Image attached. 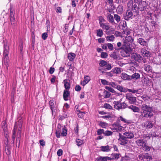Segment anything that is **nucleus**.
<instances>
[{"label":"nucleus","instance_id":"f257e3e1","mask_svg":"<svg viewBox=\"0 0 161 161\" xmlns=\"http://www.w3.org/2000/svg\"><path fill=\"white\" fill-rule=\"evenodd\" d=\"M141 115L145 118H151L153 116L152 108L146 104H142L141 107Z\"/></svg>","mask_w":161,"mask_h":161},{"label":"nucleus","instance_id":"f03ea898","mask_svg":"<svg viewBox=\"0 0 161 161\" xmlns=\"http://www.w3.org/2000/svg\"><path fill=\"white\" fill-rule=\"evenodd\" d=\"M134 38L131 36H127L125 37V40H124V47H133L134 48L135 46V44L133 43Z\"/></svg>","mask_w":161,"mask_h":161},{"label":"nucleus","instance_id":"7ed1b4c3","mask_svg":"<svg viewBox=\"0 0 161 161\" xmlns=\"http://www.w3.org/2000/svg\"><path fill=\"white\" fill-rule=\"evenodd\" d=\"M127 7L129 10L132 9L134 12L138 13V7L136 3H134L132 0H130L128 2Z\"/></svg>","mask_w":161,"mask_h":161},{"label":"nucleus","instance_id":"20e7f679","mask_svg":"<svg viewBox=\"0 0 161 161\" xmlns=\"http://www.w3.org/2000/svg\"><path fill=\"white\" fill-rule=\"evenodd\" d=\"M121 99L119 101L114 102V107L115 109L119 110L120 109H124L127 108V105L125 102L121 103Z\"/></svg>","mask_w":161,"mask_h":161},{"label":"nucleus","instance_id":"39448f33","mask_svg":"<svg viewBox=\"0 0 161 161\" xmlns=\"http://www.w3.org/2000/svg\"><path fill=\"white\" fill-rule=\"evenodd\" d=\"M61 126L60 125H58V129L56 132V136L58 138H59L61 135L65 136L67 134V130L66 127H64L62 128V132L61 131Z\"/></svg>","mask_w":161,"mask_h":161},{"label":"nucleus","instance_id":"423d86ee","mask_svg":"<svg viewBox=\"0 0 161 161\" xmlns=\"http://www.w3.org/2000/svg\"><path fill=\"white\" fill-rule=\"evenodd\" d=\"M132 51L131 48L129 47H124V49L120 52L121 55L124 57H128L130 56Z\"/></svg>","mask_w":161,"mask_h":161},{"label":"nucleus","instance_id":"0eeeda50","mask_svg":"<svg viewBox=\"0 0 161 161\" xmlns=\"http://www.w3.org/2000/svg\"><path fill=\"white\" fill-rule=\"evenodd\" d=\"M19 123L20 124V125H19V127L20 129H21L22 127V125L23 124V121L21 119H19L18 122H16L14 127V129L13 130V134L12 136V139L13 141V142L14 141L15 138L16 136L15 133L17 130V127L16 126L17 125L18 123V124Z\"/></svg>","mask_w":161,"mask_h":161},{"label":"nucleus","instance_id":"6e6552de","mask_svg":"<svg viewBox=\"0 0 161 161\" xmlns=\"http://www.w3.org/2000/svg\"><path fill=\"white\" fill-rule=\"evenodd\" d=\"M126 99L128 101L129 103L130 104H134L136 101V97H134L131 93H128L126 96Z\"/></svg>","mask_w":161,"mask_h":161},{"label":"nucleus","instance_id":"1a4fd4ad","mask_svg":"<svg viewBox=\"0 0 161 161\" xmlns=\"http://www.w3.org/2000/svg\"><path fill=\"white\" fill-rule=\"evenodd\" d=\"M119 138L118 139L121 145H125L127 144L128 142V141L127 138L125 136H123L120 133L119 134Z\"/></svg>","mask_w":161,"mask_h":161},{"label":"nucleus","instance_id":"9d476101","mask_svg":"<svg viewBox=\"0 0 161 161\" xmlns=\"http://www.w3.org/2000/svg\"><path fill=\"white\" fill-rule=\"evenodd\" d=\"M147 5L146 1H142L139 3L138 7V11L139 10L142 11L146 8Z\"/></svg>","mask_w":161,"mask_h":161},{"label":"nucleus","instance_id":"9b49d317","mask_svg":"<svg viewBox=\"0 0 161 161\" xmlns=\"http://www.w3.org/2000/svg\"><path fill=\"white\" fill-rule=\"evenodd\" d=\"M49 105L52 111V114L53 115L56 110V104L55 102L52 99L49 101Z\"/></svg>","mask_w":161,"mask_h":161},{"label":"nucleus","instance_id":"f8f14e48","mask_svg":"<svg viewBox=\"0 0 161 161\" xmlns=\"http://www.w3.org/2000/svg\"><path fill=\"white\" fill-rule=\"evenodd\" d=\"M133 13L130 10H128L127 11L125 16V19L126 20H129L132 19Z\"/></svg>","mask_w":161,"mask_h":161},{"label":"nucleus","instance_id":"ddd939ff","mask_svg":"<svg viewBox=\"0 0 161 161\" xmlns=\"http://www.w3.org/2000/svg\"><path fill=\"white\" fill-rule=\"evenodd\" d=\"M123 135L126 138L128 139H132L134 137L133 133L130 131H127L123 134Z\"/></svg>","mask_w":161,"mask_h":161},{"label":"nucleus","instance_id":"4468645a","mask_svg":"<svg viewBox=\"0 0 161 161\" xmlns=\"http://www.w3.org/2000/svg\"><path fill=\"white\" fill-rule=\"evenodd\" d=\"M3 56L4 57L3 60V63H4V64L6 66L7 69H8V63L9 62L8 55H4Z\"/></svg>","mask_w":161,"mask_h":161},{"label":"nucleus","instance_id":"2eb2a0df","mask_svg":"<svg viewBox=\"0 0 161 161\" xmlns=\"http://www.w3.org/2000/svg\"><path fill=\"white\" fill-rule=\"evenodd\" d=\"M70 95V92L69 91L64 90V91L63 98L64 100L68 101L69 100V97Z\"/></svg>","mask_w":161,"mask_h":161},{"label":"nucleus","instance_id":"dca6fc26","mask_svg":"<svg viewBox=\"0 0 161 161\" xmlns=\"http://www.w3.org/2000/svg\"><path fill=\"white\" fill-rule=\"evenodd\" d=\"M113 126L114 129L117 132L121 131L123 130V128L122 126L117 123L114 124L113 125Z\"/></svg>","mask_w":161,"mask_h":161},{"label":"nucleus","instance_id":"f3484780","mask_svg":"<svg viewBox=\"0 0 161 161\" xmlns=\"http://www.w3.org/2000/svg\"><path fill=\"white\" fill-rule=\"evenodd\" d=\"M136 143L138 146L142 147L145 145L146 143L143 139H138L136 141Z\"/></svg>","mask_w":161,"mask_h":161},{"label":"nucleus","instance_id":"a211bd4d","mask_svg":"<svg viewBox=\"0 0 161 161\" xmlns=\"http://www.w3.org/2000/svg\"><path fill=\"white\" fill-rule=\"evenodd\" d=\"M137 42H138L140 43L141 45L145 46L147 47V42L145 41L144 39L142 38H139L138 39Z\"/></svg>","mask_w":161,"mask_h":161},{"label":"nucleus","instance_id":"6ab92c4d","mask_svg":"<svg viewBox=\"0 0 161 161\" xmlns=\"http://www.w3.org/2000/svg\"><path fill=\"white\" fill-rule=\"evenodd\" d=\"M121 69L120 68L115 67L112 69L111 72L115 74H120L121 72Z\"/></svg>","mask_w":161,"mask_h":161},{"label":"nucleus","instance_id":"aec40b11","mask_svg":"<svg viewBox=\"0 0 161 161\" xmlns=\"http://www.w3.org/2000/svg\"><path fill=\"white\" fill-rule=\"evenodd\" d=\"M121 78L125 80H131V76L127 75L125 73H122L120 75Z\"/></svg>","mask_w":161,"mask_h":161},{"label":"nucleus","instance_id":"412c9836","mask_svg":"<svg viewBox=\"0 0 161 161\" xmlns=\"http://www.w3.org/2000/svg\"><path fill=\"white\" fill-rule=\"evenodd\" d=\"M69 80L68 79H66L64 80V87L65 88V90H68L70 88V85L69 83Z\"/></svg>","mask_w":161,"mask_h":161},{"label":"nucleus","instance_id":"4be33fe9","mask_svg":"<svg viewBox=\"0 0 161 161\" xmlns=\"http://www.w3.org/2000/svg\"><path fill=\"white\" fill-rule=\"evenodd\" d=\"M122 30V33L127 35V36L130 35V30L126 26H123Z\"/></svg>","mask_w":161,"mask_h":161},{"label":"nucleus","instance_id":"5701e85b","mask_svg":"<svg viewBox=\"0 0 161 161\" xmlns=\"http://www.w3.org/2000/svg\"><path fill=\"white\" fill-rule=\"evenodd\" d=\"M128 108L131 109L134 112H138L140 111L139 108L133 105L129 106Z\"/></svg>","mask_w":161,"mask_h":161},{"label":"nucleus","instance_id":"b1692460","mask_svg":"<svg viewBox=\"0 0 161 161\" xmlns=\"http://www.w3.org/2000/svg\"><path fill=\"white\" fill-rule=\"evenodd\" d=\"M20 124L19 123H18V124L17 125V129L18 128V132H17V140H19V141H20V139L21 137V129H20L19 127V125H20Z\"/></svg>","mask_w":161,"mask_h":161},{"label":"nucleus","instance_id":"393cba45","mask_svg":"<svg viewBox=\"0 0 161 161\" xmlns=\"http://www.w3.org/2000/svg\"><path fill=\"white\" fill-rule=\"evenodd\" d=\"M141 53L142 55L144 57H148L150 55L149 52L145 48L142 49Z\"/></svg>","mask_w":161,"mask_h":161},{"label":"nucleus","instance_id":"a878e982","mask_svg":"<svg viewBox=\"0 0 161 161\" xmlns=\"http://www.w3.org/2000/svg\"><path fill=\"white\" fill-rule=\"evenodd\" d=\"M118 119L120 120L121 121H122L125 123L129 124L131 123L130 121V120H127L121 116H120L118 117Z\"/></svg>","mask_w":161,"mask_h":161},{"label":"nucleus","instance_id":"bb28decb","mask_svg":"<svg viewBox=\"0 0 161 161\" xmlns=\"http://www.w3.org/2000/svg\"><path fill=\"white\" fill-rule=\"evenodd\" d=\"M108 20L111 23H114V20L113 16L111 14L108 13L107 14Z\"/></svg>","mask_w":161,"mask_h":161},{"label":"nucleus","instance_id":"cd10ccee","mask_svg":"<svg viewBox=\"0 0 161 161\" xmlns=\"http://www.w3.org/2000/svg\"><path fill=\"white\" fill-rule=\"evenodd\" d=\"M9 51V46L7 45V44H5L4 45V49L3 51V55H8V52Z\"/></svg>","mask_w":161,"mask_h":161},{"label":"nucleus","instance_id":"c85d7f7f","mask_svg":"<svg viewBox=\"0 0 161 161\" xmlns=\"http://www.w3.org/2000/svg\"><path fill=\"white\" fill-rule=\"evenodd\" d=\"M140 78V75L138 73H135L131 76V79L137 80Z\"/></svg>","mask_w":161,"mask_h":161},{"label":"nucleus","instance_id":"c756f323","mask_svg":"<svg viewBox=\"0 0 161 161\" xmlns=\"http://www.w3.org/2000/svg\"><path fill=\"white\" fill-rule=\"evenodd\" d=\"M90 80V77L88 76H86L84 77V80L82 82V84L83 85H85L87 83H88Z\"/></svg>","mask_w":161,"mask_h":161},{"label":"nucleus","instance_id":"7c9ffc66","mask_svg":"<svg viewBox=\"0 0 161 161\" xmlns=\"http://www.w3.org/2000/svg\"><path fill=\"white\" fill-rule=\"evenodd\" d=\"M100 148L101 151L103 152H108L110 151V147L109 146H101Z\"/></svg>","mask_w":161,"mask_h":161},{"label":"nucleus","instance_id":"2f4dec72","mask_svg":"<svg viewBox=\"0 0 161 161\" xmlns=\"http://www.w3.org/2000/svg\"><path fill=\"white\" fill-rule=\"evenodd\" d=\"M75 54L73 53H70L69 54L68 58L70 61H73L75 57Z\"/></svg>","mask_w":161,"mask_h":161},{"label":"nucleus","instance_id":"473e14b6","mask_svg":"<svg viewBox=\"0 0 161 161\" xmlns=\"http://www.w3.org/2000/svg\"><path fill=\"white\" fill-rule=\"evenodd\" d=\"M106 39L108 42H113L115 39V37L114 35L107 36L106 37Z\"/></svg>","mask_w":161,"mask_h":161},{"label":"nucleus","instance_id":"72a5a7b5","mask_svg":"<svg viewBox=\"0 0 161 161\" xmlns=\"http://www.w3.org/2000/svg\"><path fill=\"white\" fill-rule=\"evenodd\" d=\"M144 68L146 71L147 72H149L152 71L151 67L148 65L146 64L144 67Z\"/></svg>","mask_w":161,"mask_h":161},{"label":"nucleus","instance_id":"f704fd0d","mask_svg":"<svg viewBox=\"0 0 161 161\" xmlns=\"http://www.w3.org/2000/svg\"><path fill=\"white\" fill-rule=\"evenodd\" d=\"M120 154L119 153H112L111 155V159H118L119 157Z\"/></svg>","mask_w":161,"mask_h":161},{"label":"nucleus","instance_id":"c9c22d12","mask_svg":"<svg viewBox=\"0 0 161 161\" xmlns=\"http://www.w3.org/2000/svg\"><path fill=\"white\" fill-rule=\"evenodd\" d=\"M117 11L119 13H122L124 10V7L121 5H119L117 8Z\"/></svg>","mask_w":161,"mask_h":161},{"label":"nucleus","instance_id":"e433bc0d","mask_svg":"<svg viewBox=\"0 0 161 161\" xmlns=\"http://www.w3.org/2000/svg\"><path fill=\"white\" fill-rule=\"evenodd\" d=\"M103 34V32L101 29H99L97 31V35L100 37H101Z\"/></svg>","mask_w":161,"mask_h":161},{"label":"nucleus","instance_id":"4c0bfd02","mask_svg":"<svg viewBox=\"0 0 161 161\" xmlns=\"http://www.w3.org/2000/svg\"><path fill=\"white\" fill-rule=\"evenodd\" d=\"M116 88L120 92H126V90L125 88H123V87L119 85H117V86H116Z\"/></svg>","mask_w":161,"mask_h":161},{"label":"nucleus","instance_id":"58836bf2","mask_svg":"<svg viewBox=\"0 0 161 161\" xmlns=\"http://www.w3.org/2000/svg\"><path fill=\"white\" fill-rule=\"evenodd\" d=\"M100 25L101 27L103 29H105L106 30H108L109 28V27L108 25H106L104 23H100Z\"/></svg>","mask_w":161,"mask_h":161},{"label":"nucleus","instance_id":"ea45409f","mask_svg":"<svg viewBox=\"0 0 161 161\" xmlns=\"http://www.w3.org/2000/svg\"><path fill=\"white\" fill-rule=\"evenodd\" d=\"M145 125H146V127L148 128H151L153 126L152 123L151 122L148 121L146 122Z\"/></svg>","mask_w":161,"mask_h":161},{"label":"nucleus","instance_id":"a19ab883","mask_svg":"<svg viewBox=\"0 0 161 161\" xmlns=\"http://www.w3.org/2000/svg\"><path fill=\"white\" fill-rule=\"evenodd\" d=\"M76 145L78 146H81L83 143V141L80 139H76Z\"/></svg>","mask_w":161,"mask_h":161},{"label":"nucleus","instance_id":"79ce46f5","mask_svg":"<svg viewBox=\"0 0 161 161\" xmlns=\"http://www.w3.org/2000/svg\"><path fill=\"white\" fill-rule=\"evenodd\" d=\"M110 57L113 58L114 59H116L118 58V56L115 52H113L110 55Z\"/></svg>","mask_w":161,"mask_h":161},{"label":"nucleus","instance_id":"37998d69","mask_svg":"<svg viewBox=\"0 0 161 161\" xmlns=\"http://www.w3.org/2000/svg\"><path fill=\"white\" fill-rule=\"evenodd\" d=\"M103 107L106 109H112L113 107L109 104L107 103H105L104 104Z\"/></svg>","mask_w":161,"mask_h":161},{"label":"nucleus","instance_id":"c03bdc74","mask_svg":"<svg viewBox=\"0 0 161 161\" xmlns=\"http://www.w3.org/2000/svg\"><path fill=\"white\" fill-rule=\"evenodd\" d=\"M130 158L128 156H125L124 157H122L121 161H130Z\"/></svg>","mask_w":161,"mask_h":161},{"label":"nucleus","instance_id":"a18cd8bd","mask_svg":"<svg viewBox=\"0 0 161 161\" xmlns=\"http://www.w3.org/2000/svg\"><path fill=\"white\" fill-rule=\"evenodd\" d=\"M10 19L11 25H14L15 23L14 16H9Z\"/></svg>","mask_w":161,"mask_h":161},{"label":"nucleus","instance_id":"49530a36","mask_svg":"<svg viewBox=\"0 0 161 161\" xmlns=\"http://www.w3.org/2000/svg\"><path fill=\"white\" fill-rule=\"evenodd\" d=\"M114 18L115 19L117 22H119L120 20V17L117 14H114Z\"/></svg>","mask_w":161,"mask_h":161},{"label":"nucleus","instance_id":"de8ad7c7","mask_svg":"<svg viewBox=\"0 0 161 161\" xmlns=\"http://www.w3.org/2000/svg\"><path fill=\"white\" fill-rule=\"evenodd\" d=\"M105 95H104V97L105 98H107L109 97L111 95L110 93L107 91H105L104 92Z\"/></svg>","mask_w":161,"mask_h":161},{"label":"nucleus","instance_id":"09e8293b","mask_svg":"<svg viewBox=\"0 0 161 161\" xmlns=\"http://www.w3.org/2000/svg\"><path fill=\"white\" fill-rule=\"evenodd\" d=\"M142 147L144 148V150L145 151H149L150 150L151 148L150 147L146 145V143L145 144V145Z\"/></svg>","mask_w":161,"mask_h":161},{"label":"nucleus","instance_id":"8fccbe9b","mask_svg":"<svg viewBox=\"0 0 161 161\" xmlns=\"http://www.w3.org/2000/svg\"><path fill=\"white\" fill-rule=\"evenodd\" d=\"M107 64V63L105 61L102 60L100 61L99 65L103 67Z\"/></svg>","mask_w":161,"mask_h":161},{"label":"nucleus","instance_id":"3c124183","mask_svg":"<svg viewBox=\"0 0 161 161\" xmlns=\"http://www.w3.org/2000/svg\"><path fill=\"white\" fill-rule=\"evenodd\" d=\"M99 125L103 128H105L108 125V124L104 122H101L100 123Z\"/></svg>","mask_w":161,"mask_h":161},{"label":"nucleus","instance_id":"603ef678","mask_svg":"<svg viewBox=\"0 0 161 161\" xmlns=\"http://www.w3.org/2000/svg\"><path fill=\"white\" fill-rule=\"evenodd\" d=\"M144 159H150L152 158L147 153H145L143 154Z\"/></svg>","mask_w":161,"mask_h":161},{"label":"nucleus","instance_id":"864d4df0","mask_svg":"<svg viewBox=\"0 0 161 161\" xmlns=\"http://www.w3.org/2000/svg\"><path fill=\"white\" fill-rule=\"evenodd\" d=\"M113 132L107 130L105 131L104 134L105 136H109L112 134Z\"/></svg>","mask_w":161,"mask_h":161},{"label":"nucleus","instance_id":"5fc2aeb1","mask_svg":"<svg viewBox=\"0 0 161 161\" xmlns=\"http://www.w3.org/2000/svg\"><path fill=\"white\" fill-rule=\"evenodd\" d=\"M111 159V158L108 157H103L102 159V161H109Z\"/></svg>","mask_w":161,"mask_h":161},{"label":"nucleus","instance_id":"6e6d98bb","mask_svg":"<svg viewBox=\"0 0 161 161\" xmlns=\"http://www.w3.org/2000/svg\"><path fill=\"white\" fill-rule=\"evenodd\" d=\"M105 88L112 93H114L115 92V91L113 89L109 86H106Z\"/></svg>","mask_w":161,"mask_h":161},{"label":"nucleus","instance_id":"4d7b16f0","mask_svg":"<svg viewBox=\"0 0 161 161\" xmlns=\"http://www.w3.org/2000/svg\"><path fill=\"white\" fill-rule=\"evenodd\" d=\"M137 56L138 55L136 53H133L131 55V57L132 58H134L135 60H136L138 59Z\"/></svg>","mask_w":161,"mask_h":161},{"label":"nucleus","instance_id":"13d9d810","mask_svg":"<svg viewBox=\"0 0 161 161\" xmlns=\"http://www.w3.org/2000/svg\"><path fill=\"white\" fill-rule=\"evenodd\" d=\"M101 82L104 85H109V82L105 80L101 79Z\"/></svg>","mask_w":161,"mask_h":161},{"label":"nucleus","instance_id":"bf43d9fd","mask_svg":"<svg viewBox=\"0 0 161 161\" xmlns=\"http://www.w3.org/2000/svg\"><path fill=\"white\" fill-rule=\"evenodd\" d=\"M108 56V54L105 52H102L101 55V57L103 58H106Z\"/></svg>","mask_w":161,"mask_h":161},{"label":"nucleus","instance_id":"052dcab7","mask_svg":"<svg viewBox=\"0 0 161 161\" xmlns=\"http://www.w3.org/2000/svg\"><path fill=\"white\" fill-rule=\"evenodd\" d=\"M104 133V130L103 129H98L97 131V134L98 135H100Z\"/></svg>","mask_w":161,"mask_h":161},{"label":"nucleus","instance_id":"680f3d73","mask_svg":"<svg viewBox=\"0 0 161 161\" xmlns=\"http://www.w3.org/2000/svg\"><path fill=\"white\" fill-rule=\"evenodd\" d=\"M107 46L109 49L112 50L114 49V47L112 44L109 43H108Z\"/></svg>","mask_w":161,"mask_h":161},{"label":"nucleus","instance_id":"e2e57ef3","mask_svg":"<svg viewBox=\"0 0 161 161\" xmlns=\"http://www.w3.org/2000/svg\"><path fill=\"white\" fill-rule=\"evenodd\" d=\"M47 37V33L45 32L43 33L42 35V38L44 40H46Z\"/></svg>","mask_w":161,"mask_h":161},{"label":"nucleus","instance_id":"0e129e2a","mask_svg":"<svg viewBox=\"0 0 161 161\" xmlns=\"http://www.w3.org/2000/svg\"><path fill=\"white\" fill-rule=\"evenodd\" d=\"M63 154V150L61 149H59L57 152V154L58 156H60Z\"/></svg>","mask_w":161,"mask_h":161},{"label":"nucleus","instance_id":"69168bd1","mask_svg":"<svg viewBox=\"0 0 161 161\" xmlns=\"http://www.w3.org/2000/svg\"><path fill=\"white\" fill-rule=\"evenodd\" d=\"M110 85L112 87L116 88V86H117V85L115 83L113 82H111L110 83H109V85Z\"/></svg>","mask_w":161,"mask_h":161},{"label":"nucleus","instance_id":"338daca9","mask_svg":"<svg viewBox=\"0 0 161 161\" xmlns=\"http://www.w3.org/2000/svg\"><path fill=\"white\" fill-rule=\"evenodd\" d=\"M142 99L145 101L148 100L149 99V97L147 95H143L142 97Z\"/></svg>","mask_w":161,"mask_h":161},{"label":"nucleus","instance_id":"774afa93","mask_svg":"<svg viewBox=\"0 0 161 161\" xmlns=\"http://www.w3.org/2000/svg\"><path fill=\"white\" fill-rule=\"evenodd\" d=\"M40 145L43 147L45 145V142L43 140H41L39 141Z\"/></svg>","mask_w":161,"mask_h":161}]
</instances>
